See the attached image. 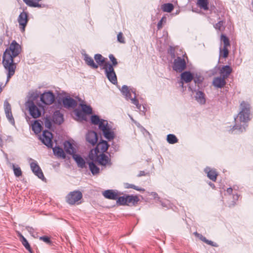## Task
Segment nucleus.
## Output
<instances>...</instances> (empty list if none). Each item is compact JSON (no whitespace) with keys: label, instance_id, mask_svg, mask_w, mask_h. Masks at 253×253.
Wrapping results in <instances>:
<instances>
[{"label":"nucleus","instance_id":"nucleus-42","mask_svg":"<svg viewBox=\"0 0 253 253\" xmlns=\"http://www.w3.org/2000/svg\"><path fill=\"white\" fill-rule=\"evenodd\" d=\"M81 106L82 109L83 111L86 114H91L92 110L91 107L90 106H88L86 104H81Z\"/></svg>","mask_w":253,"mask_h":253},{"label":"nucleus","instance_id":"nucleus-59","mask_svg":"<svg viewBox=\"0 0 253 253\" xmlns=\"http://www.w3.org/2000/svg\"><path fill=\"white\" fill-rule=\"evenodd\" d=\"M161 205L163 207L168 208L167 204L164 202H161Z\"/></svg>","mask_w":253,"mask_h":253},{"label":"nucleus","instance_id":"nucleus-39","mask_svg":"<svg viewBox=\"0 0 253 253\" xmlns=\"http://www.w3.org/2000/svg\"><path fill=\"white\" fill-rule=\"evenodd\" d=\"M173 8V5L170 3H165L162 6V9L164 12H170Z\"/></svg>","mask_w":253,"mask_h":253},{"label":"nucleus","instance_id":"nucleus-32","mask_svg":"<svg viewBox=\"0 0 253 253\" xmlns=\"http://www.w3.org/2000/svg\"><path fill=\"white\" fill-rule=\"evenodd\" d=\"M54 154L58 157L65 159L66 158L65 154L62 148L58 146L52 148Z\"/></svg>","mask_w":253,"mask_h":253},{"label":"nucleus","instance_id":"nucleus-12","mask_svg":"<svg viewBox=\"0 0 253 253\" xmlns=\"http://www.w3.org/2000/svg\"><path fill=\"white\" fill-rule=\"evenodd\" d=\"M94 161L98 163L99 165L105 166L107 165H111V159L104 153H101L99 155L96 154Z\"/></svg>","mask_w":253,"mask_h":253},{"label":"nucleus","instance_id":"nucleus-49","mask_svg":"<svg viewBox=\"0 0 253 253\" xmlns=\"http://www.w3.org/2000/svg\"><path fill=\"white\" fill-rule=\"evenodd\" d=\"M109 58L110 60H111V61L112 62V64H111V65H112L113 67H114V66L115 67L117 65V64H118L117 60L113 54H109Z\"/></svg>","mask_w":253,"mask_h":253},{"label":"nucleus","instance_id":"nucleus-10","mask_svg":"<svg viewBox=\"0 0 253 253\" xmlns=\"http://www.w3.org/2000/svg\"><path fill=\"white\" fill-rule=\"evenodd\" d=\"M52 133L47 130H43L42 135L39 137V139L48 148H52Z\"/></svg>","mask_w":253,"mask_h":253},{"label":"nucleus","instance_id":"nucleus-16","mask_svg":"<svg viewBox=\"0 0 253 253\" xmlns=\"http://www.w3.org/2000/svg\"><path fill=\"white\" fill-rule=\"evenodd\" d=\"M30 167L33 172L39 178L42 179L44 178L43 172L36 161L33 160L30 163Z\"/></svg>","mask_w":253,"mask_h":253},{"label":"nucleus","instance_id":"nucleus-61","mask_svg":"<svg viewBox=\"0 0 253 253\" xmlns=\"http://www.w3.org/2000/svg\"><path fill=\"white\" fill-rule=\"evenodd\" d=\"M118 149H119V146L116 145L115 146V150L117 151V150H118Z\"/></svg>","mask_w":253,"mask_h":253},{"label":"nucleus","instance_id":"nucleus-19","mask_svg":"<svg viewBox=\"0 0 253 253\" xmlns=\"http://www.w3.org/2000/svg\"><path fill=\"white\" fill-rule=\"evenodd\" d=\"M63 104L66 108H74L77 105V101L70 97H66L63 99Z\"/></svg>","mask_w":253,"mask_h":253},{"label":"nucleus","instance_id":"nucleus-62","mask_svg":"<svg viewBox=\"0 0 253 253\" xmlns=\"http://www.w3.org/2000/svg\"><path fill=\"white\" fill-rule=\"evenodd\" d=\"M93 156H92V158L91 159L92 160V161H93V162H95V161H94L95 159H93Z\"/></svg>","mask_w":253,"mask_h":253},{"label":"nucleus","instance_id":"nucleus-27","mask_svg":"<svg viewBox=\"0 0 253 253\" xmlns=\"http://www.w3.org/2000/svg\"><path fill=\"white\" fill-rule=\"evenodd\" d=\"M72 157L79 167L83 169L85 167V162L80 155L75 154L73 155Z\"/></svg>","mask_w":253,"mask_h":253},{"label":"nucleus","instance_id":"nucleus-4","mask_svg":"<svg viewBox=\"0 0 253 253\" xmlns=\"http://www.w3.org/2000/svg\"><path fill=\"white\" fill-rule=\"evenodd\" d=\"M21 51V46L15 41L13 40L10 44L3 54L2 56L12 57L14 58L17 56Z\"/></svg>","mask_w":253,"mask_h":253},{"label":"nucleus","instance_id":"nucleus-38","mask_svg":"<svg viewBox=\"0 0 253 253\" xmlns=\"http://www.w3.org/2000/svg\"><path fill=\"white\" fill-rule=\"evenodd\" d=\"M94 58L98 65L104 66V65L105 64L104 63L105 61V58L103 57L101 54L98 53L96 54H95Z\"/></svg>","mask_w":253,"mask_h":253},{"label":"nucleus","instance_id":"nucleus-7","mask_svg":"<svg viewBox=\"0 0 253 253\" xmlns=\"http://www.w3.org/2000/svg\"><path fill=\"white\" fill-rule=\"evenodd\" d=\"M83 194L80 191L70 192L66 197V201L70 205L79 204V201L82 198Z\"/></svg>","mask_w":253,"mask_h":253},{"label":"nucleus","instance_id":"nucleus-18","mask_svg":"<svg viewBox=\"0 0 253 253\" xmlns=\"http://www.w3.org/2000/svg\"><path fill=\"white\" fill-rule=\"evenodd\" d=\"M109 145L107 143V142L105 140H101L96 145V147L95 149V152L96 154L97 153L101 152V153H104L106 152L108 150Z\"/></svg>","mask_w":253,"mask_h":253},{"label":"nucleus","instance_id":"nucleus-63","mask_svg":"<svg viewBox=\"0 0 253 253\" xmlns=\"http://www.w3.org/2000/svg\"><path fill=\"white\" fill-rule=\"evenodd\" d=\"M2 91V88L0 86V93Z\"/></svg>","mask_w":253,"mask_h":253},{"label":"nucleus","instance_id":"nucleus-52","mask_svg":"<svg viewBox=\"0 0 253 253\" xmlns=\"http://www.w3.org/2000/svg\"><path fill=\"white\" fill-rule=\"evenodd\" d=\"M75 114H76V115L79 118H83V112L80 111V110H76L75 111Z\"/></svg>","mask_w":253,"mask_h":253},{"label":"nucleus","instance_id":"nucleus-24","mask_svg":"<svg viewBox=\"0 0 253 253\" xmlns=\"http://www.w3.org/2000/svg\"><path fill=\"white\" fill-rule=\"evenodd\" d=\"M52 119L54 123L58 125L61 124L64 121L63 116L60 111H56L54 112Z\"/></svg>","mask_w":253,"mask_h":253},{"label":"nucleus","instance_id":"nucleus-28","mask_svg":"<svg viewBox=\"0 0 253 253\" xmlns=\"http://www.w3.org/2000/svg\"><path fill=\"white\" fill-rule=\"evenodd\" d=\"M64 147L65 152L69 154L73 155L75 154V149L71 143L68 141H66L64 143Z\"/></svg>","mask_w":253,"mask_h":253},{"label":"nucleus","instance_id":"nucleus-5","mask_svg":"<svg viewBox=\"0 0 253 253\" xmlns=\"http://www.w3.org/2000/svg\"><path fill=\"white\" fill-rule=\"evenodd\" d=\"M139 201L138 197L136 195H126L119 197L117 203L120 205L134 206Z\"/></svg>","mask_w":253,"mask_h":253},{"label":"nucleus","instance_id":"nucleus-58","mask_svg":"<svg viewBox=\"0 0 253 253\" xmlns=\"http://www.w3.org/2000/svg\"><path fill=\"white\" fill-rule=\"evenodd\" d=\"M209 185L212 188V189H214L215 188V185L213 183H211V182H210L209 183Z\"/></svg>","mask_w":253,"mask_h":253},{"label":"nucleus","instance_id":"nucleus-11","mask_svg":"<svg viewBox=\"0 0 253 253\" xmlns=\"http://www.w3.org/2000/svg\"><path fill=\"white\" fill-rule=\"evenodd\" d=\"M41 101L45 105H50L55 100V95L50 91H45L41 95Z\"/></svg>","mask_w":253,"mask_h":253},{"label":"nucleus","instance_id":"nucleus-37","mask_svg":"<svg viewBox=\"0 0 253 253\" xmlns=\"http://www.w3.org/2000/svg\"><path fill=\"white\" fill-rule=\"evenodd\" d=\"M209 3L208 0H198L197 4L201 9L208 10L209 9Z\"/></svg>","mask_w":253,"mask_h":253},{"label":"nucleus","instance_id":"nucleus-48","mask_svg":"<svg viewBox=\"0 0 253 253\" xmlns=\"http://www.w3.org/2000/svg\"><path fill=\"white\" fill-rule=\"evenodd\" d=\"M221 41L223 42V46H230V42L229 39L223 34L221 35L220 37Z\"/></svg>","mask_w":253,"mask_h":253},{"label":"nucleus","instance_id":"nucleus-17","mask_svg":"<svg viewBox=\"0 0 253 253\" xmlns=\"http://www.w3.org/2000/svg\"><path fill=\"white\" fill-rule=\"evenodd\" d=\"M18 22L19 24L20 28L22 31H25V28L28 22V14L27 12L23 11L21 12L18 18Z\"/></svg>","mask_w":253,"mask_h":253},{"label":"nucleus","instance_id":"nucleus-53","mask_svg":"<svg viewBox=\"0 0 253 253\" xmlns=\"http://www.w3.org/2000/svg\"><path fill=\"white\" fill-rule=\"evenodd\" d=\"M148 194H149V195H151V196H153L155 199L157 198H158V199H160V198L158 197V194L156 192H152L150 193L149 192Z\"/></svg>","mask_w":253,"mask_h":253},{"label":"nucleus","instance_id":"nucleus-26","mask_svg":"<svg viewBox=\"0 0 253 253\" xmlns=\"http://www.w3.org/2000/svg\"><path fill=\"white\" fill-rule=\"evenodd\" d=\"M84 60L85 63L91 68L95 69L98 68V65L94 62L92 57L89 56L88 54H85L84 55Z\"/></svg>","mask_w":253,"mask_h":253},{"label":"nucleus","instance_id":"nucleus-34","mask_svg":"<svg viewBox=\"0 0 253 253\" xmlns=\"http://www.w3.org/2000/svg\"><path fill=\"white\" fill-rule=\"evenodd\" d=\"M195 98L196 100L201 104H205L206 102L205 94L201 91L196 92Z\"/></svg>","mask_w":253,"mask_h":253},{"label":"nucleus","instance_id":"nucleus-56","mask_svg":"<svg viewBox=\"0 0 253 253\" xmlns=\"http://www.w3.org/2000/svg\"><path fill=\"white\" fill-rule=\"evenodd\" d=\"M27 229L30 233H32L34 231V229L32 227H28Z\"/></svg>","mask_w":253,"mask_h":253},{"label":"nucleus","instance_id":"nucleus-36","mask_svg":"<svg viewBox=\"0 0 253 253\" xmlns=\"http://www.w3.org/2000/svg\"><path fill=\"white\" fill-rule=\"evenodd\" d=\"M41 0H23L24 2L29 6L37 7H41L39 2Z\"/></svg>","mask_w":253,"mask_h":253},{"label":"nucleus","instance_id":"nucleus-6","mask_svg":"<svg viewBox=\"0 0 253 253\" xmlns=\"http://www.w3.org/2000/svg\"><path fill=\"white\" fill-rule=\"evenodd\" d=\"M103 69L104 70L105 75L109 81L113 84H117V76L112 65H111V64L109 63H105L103 67Z\"/></svg>","mask_w":253,"mask_h":253},{"label":"nucleus","instance_id":"nucleus-46","mask_svg":"<svg viewBox=\"0 0 253 253\" xmlns=\"http://www.w3.org/2000/svg\"><path fill=\"white\" fill-rule=\"evenodd\" d=\"M224 23L225 22L222 20L219 21L218 23L214 25V27L216 30L223 31L225 29V27L223 25Z\"/></svg>","mask_w":253,"mask_h":253},{"label":"nucleus","instance_id":"nucleus-14","mask_svg":"<svg viewBox=\"0 0 253 253\" xmlns=\"http://www.w3.org/2000/svg\"><path fill=\"white\" fill-rule=\"evenodd\" d=\"M28 108L30 115L33 118H37L41 115V110L35 104L33 101H29Z\"/></svg>","mask_w":253,"mask_h":253},{"label":"nucleus","instance_id":"nucleus-60","mask_svg":"<svg viewBox=\"0 0 253 253\" xmlns=\"http://www.w3.org/2000/svg\"><path fill=\"white\" fill-rule=\"evenodd\" d=\"M3 43V39L2 38H0V46L2 45Z\"/></svg>","mask_w":253,"mask_h":253},{"label":"nucleus","instance_id":"nucleus-44","mask_svg":"<svg viewBox=\"0 0 253 253\" xmlns=\"http://www.w3.org/2000/svg\"><path fill=\"white\" fill-rule=\"evenodd\" d=\"M193 80H194L195 83L199 85L202 83L204 78L200 75L196 74L195 76H194V78Z\"/></svg>","mask_w":253,"mask_h":253},{"label":"nucleus","instance_id":"nucleus-41","mask_svg":"<svg viewBox=\"0 0 253 253\" xmlns=\"http://www.w3.org/2000/svg\"><path fill=\"white\" fill-rule=\"evenodd\" d=\"M167 140L170 144H174L178 142V139L175 135L172 134H169L167 135Z\"/></svg>","mask_w":253,"mask_h":253},{"label":"nucleus","instance_id":"nucleus-33","mask_svg":"<svg viewBox=\"0 0 253 253\" xmlns=\"http://www.w3.org/2000/svg\"><path fill=\"white\" fill-rule=\"evenodd\" d=\"M91 122L94 125H98V127H99L100 125L102 123L105 124L108 122L106 120H104L103 119H100L99 117L97 115H93L91 117Z\"/></svg>","mask_w":253,"mask_h":253},{"label":"nucleus","instance_id":"nucleus-1","mask_svg":"<svg viewBox=\"0 0 253 253\" xmlns=\"http://www.w3.org/2000/svg\"><path fill=\"white\" fill-rule=\"evenodd\" d=\"M241 111L238 114L237 119H235V125L231 130L233 133L234 130L238 132H242L246 130L248 125L246 124L250 120V105L245 101H242L240 104Z\"/></svg>","mask_w":253,"mask_h":253},{"label":"nucleus","instance_id":"nucleus-23","mask_svg":"<svg viewBox=\"0 0 253 253\" xmlns=\"http://www.w3.org/2000/svg\"><path fill=\"white\" fill-rule=\"evenodd\" d=\"M204 171L207 173V176L212 181H215L218 175L217 172L213 169H211L209 167L205 169Z\"/></svg>","mask_w":253,"mask_h":253},{"label":"nucleus","instance_id":"nucleus-25","mask_svg":"<svg viewBox=\"0 0 253 253\" xmlns=\"http://www.w3.org/2000/svg\"><path fill=\"white\" fill-rule=\"evenodd\" d=\"M232 72V69L229 65L223 66L220 70L221 77L227 79Z\"/></svg>","mask_w":253,"mask_h":253},{"label":"nucleus","instance_id":"nucleus-45","mask_svg":"<svg viewBox=\"0 0 253 253\" xmlns=\"http://www.w3.org/2000/svg\"><path fill=\"white\" fill-rule=\"evenodd\" d=\"M43 121L45 127L50 129L52 126L51 119L50 116H46V117L43 119Z\"/></svg>","mask_w":253,"mask_h":253},{"label":"nucleus","instance_id":"nucleus-51","mask_svg":"<svg viewBox=\"0 0 253 253\" xmlns=\"http://www.w3.org/2000/svg\"><path fill=\"white\" fill-rule=\"evenodd\" d=\"M117 40L121 43H125V41L122 33H119L117 35Z\"/></svg>","mask_w":253,"mask_h":253},{"label":"nucleus","instance_id":"nucleus-20","mask_svg":"<svg viewBox=\"0 0 253 253\" xmlns=\"http://www.w3.org/2000/svg\"><path fill=\"white\" fill-rule=\"evenodd\" d=\"M194 78V75L190 71H185L181 74V86L183 85V82L189 83Z\"/></svg>","mask_w":253,"mask_h":253},{"label":"nucleus","instance_id":"nucleus-3","mask_svg":"<svg viewBox=\"0 0 253 253\" xmlns=\"http://www.w3.org/2000/svg\"><path fill=\"white\" fill-rule=\"evenodd\" d=\"M121 92L125 96L126 100L130 99L132 103L136 105L138 109L141 110V105L139 103L138 100L136 99L135 91L129 89L127 86L124 85L122 87Z\"/></svg>","mask_w":253,"mask_h":253},{"label":"nucleus","instance_id":"nucleus-54","mask_svg":"<svg viewBox=\"0 0 253 253\" xmlns=\"http://www.w3.org/2000/svg\"><path fill=\"white\" fill-rule=\"evenodd\" d=\"M163 19H164V18H162L157 24V28L158 30H160V29H161L162 28V22H163Z\"/></svg>","mask_w":253,"mask_h":253},{"label":"nucleus","instance_id":"nucleus-30","mask_svg":"<svg viewBox=\"0 0 253 253\" xmlns=\"http://www.w3.org/2000/svg\"><path fill=\"white\" fill-rule=\"evenodd\" d=\"M87 163L88 165L89 169L93 175H96L99 173L100 169L93 161H88Z\"/></svg>","mask_w":253,"mask_h":253},{"label":"nucleus","instance_id":"nucleus-15","mask_svg":"<svg viewBox=\"0 0 253 253\" xmlns=\"http://www.w3.org/2000/svg\"><path fill=\"white\" fill-rule=\"evenodd\" d=\"M85 139L88 144L94 146L98 140L97 133L93 130L88 131L85 135Z\"/></svg>","mask_w":253,"mask_h":253},{"label":"nucleus","instance_id":"nucleus-29","mask_svg":"<svg viewBox=\"0 0 253 253\" xmlns=\"http://www.w3.org/2000/svg\"><path fill=\"white\" fill-rule=\"evenodd\" d=\"M18 236L19 237L20 241L21 242L22 245L24 246L26 249L30 253H32V250L27 239L20 233H18Z\"/></svg>","mask_w":253,"mask_h":253},{"label":"nucleus","instance_id":"nucleus-21","mask_svg":"<svg viewBox=\"0 0 253 253\" xmlns=\"http://www.w3.org/2000/svg\"><path fill=\"white\" fill-rule=\"evenodd\" d=\"M103 196L106 199L110 200H118L119 195L117 192L113 190H107L102 193Z\"/></svg>","mask_w":253,"mask_h":253},{"label":"nucleus","instance_id":"nucleus-2","mask_svg":"<svg viewBox=\"0 0 253 253\" xmlns=\"http://www.w3.org/2000/svg\"><path fill=\"white\" fill-rule=\"evenodd\" d=\"M2 65L4 69L7 71L6 83L9 82L10 79L15 72L16 64L14 62V58L12 57L2 56Z\"/></svg>","mask_w":253,"mask_h":253},{"label":"nucleus","instance_id":"nucleus-55","mask_svg":"<svg viewBox=\"0 0 253 253\" xmlns=\"http://www.w3.org/2000/svg\"><path fill=\"white\" fill-rule=\"evenodd\" d=\"M227 192L229 194H231L233 191V189L231 187H229L228 188H227Z\"/></svg>","mask_w":253,"mask_h":253},{"label":"nucleus","instance_id":"nucleus-31","mask_svg":"<svg viewBox=\"0 0 253 253\" xmlns=\"http://www.w3.org/2000/svg\"><path fill=\"white\" fill-rule=\"evenodd\" d=\"M42 128V124L39 120L35 121L32 124V130L36 133L38 134L41 132Z\"/></svg>","mask_w":253,"mask_h":253},{"label":"nucleus","instance_id":"nucleus-35","mask_svg":"<svg viewBox=\"0 0 253 253\" xmlns=\"http://www.w3.org/2000/svg\"><path fill=\"white\" fill-rule=\"evenodd\" d=\"M195 234L197 236V237L199 238V239L201 240H202V241H203L205 243H206V244H207L208 245H211V246L212 247H218V245H217V244L216 243H214V242H213L211 241H210V240H209L207 239L204 236H203L202 235L198 234L197 232Z\"/></svg>","mask_w":253,"mask_h":253},{"label":"nucleus","instance_id":"nucleus-22","mask_svg":"<svg viewBox=\"0 0 253 253\" xmlns=\"http://www.w3.org/2000/svg\"><path fill=\"white\" fill-rule=\"evenodd\" d=\"M225 79H226L221 76L214 78L212 82V84L217 88H222L226 84Z\"/></svg>","mask_w":253,"mask_h":253},{"label":"nucleus","instance_id":"nucleus-50","mask_svg":"<svg viewBox=\"0 0 253 253\" xmlns=\"http://www.w3.org/2000/svg\"><path fill=\"white\" fill-rule=\"evenodd\" d=\"M39 239L40 240H42L43 242L46 243V244H47L48 245H50L51 244V241L50 240V238L47 236H44L40 237Z\"/></svg>","mask_w":253,"mask_h":253},{"label":"nucleus","instance_id":"nucleus-47","mask_svg":"<svg viewBox=\"0 0 253 253\" xmlns=\"http://www.w3.org/2000/svg\"><path fill=\"white\" fill-rule=\"evenodd\" d=\"M228 46H223V48L220 49V56L226 58L229 54V51L227 48Z\"/></svg>","mask_w":253,"mask_h":253},{"label":"nucleus","instance_id":"nucleus-40","mask_svg":"<svg viewBox=\"0 0 253 253\" xmlns=\"http://www.w3.org/2000/svg\"><path fill=\"white\" fill-rule=\"evenodd\" d=\"M124 187L126 189L132 188L135 189L138 191H142L144 192L145 189L143 188H141L139 187L138 186H135L132 184H129L128 183H125L124 184Z\"/></svg>","mask_w":253,"mask_h":253},{"label":"nucleus","instance_id":"nucleus-9","mask_svg":"<svg viewBox=\"0 0 253 253\" xmlns=\"http://www.w3.org/2000/svg\"><path fill=\"white\" fill-rule=\"evenodd\" d=\"M99 129L102 130L103 134L105 138L109 141L113 140L115 136L114 132L109 126L108 122L105 124L101 123L99 126Z\"/></svg>","mask_w":253,"mask_h":253},{"label":"nucleus","instance_id":"nucleus-8","mask_svg":"<svg viewBox=\"0 0 253 253\" xmlns=\"http://www.w3.org/2000/svg\"><path fill=\"white\" fill-rule=\"evenodd\" d=\"M184 56H183V57H177L174 60L172 67L175 71L180 73L186 69V62L184 58Z\"/></svg>","mask_w":253,"mask_h":253},{"label":"nucleus","instance_id":"nucleus-13","mask_svg":"<svg viewBox=\"0 0 253 253\" xmlns=\"http://www.w3.org/2000/svg\"><path fill=\"white\" fill-rule=\"evenodd\" d=\"M3 106L5 114L7 120L12 125H14L15 124V121L12 114L11 107L7 100H5L4 101Z\"/></svg>","mask_w":253,"mask_h":253},{"label":"nucleus","instance_id":"nucleus-57","mask_svg":"<svg viewBox=\"0 0 253 253\" xmlns=\"http://www.w3.org/2000/svg\"><path fill=\"white\" fill-rule=\"evenodd\" d=\"M145 175V172L144 171H140L138 175V176L140 177Z\"/></svg>","mask_w":253,"mask_h":253},{"label":"nucleus","instance_id":"nucleus-43","mask_svg":"<svg viewBox=\"0 0 253 253\" xmlns=\"http://www.w3.org/2000/svg\"><path fill=\"white\" fill-rule=\"evenodd\" d=\"M12 169L15 175L19 177L22 175V171L20 168L18 166L16 167L14 164H12Z\"/></svg>","mask_w":253,"mask_h":253}]
</instances>
